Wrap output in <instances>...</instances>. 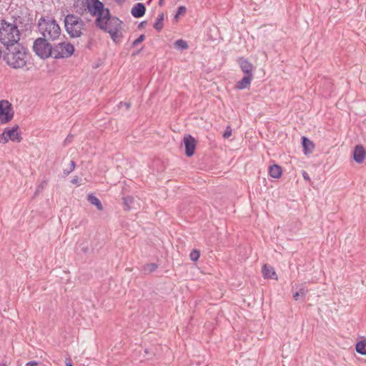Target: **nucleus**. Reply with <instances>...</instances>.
Returning <instances> with one entry per match:
<instances>
[{
  "label": "nucleus",
  "mask_w": 366,
  "mask_h": 366,
  "mask_svg": "<svg viewBox=\"0 0 366 366\" xmlns=\"http://www.w3.org/2000/svg\"><path fill=\"white\" fill-rule=\"evenodd\" d=\"M76 167V163L74 161H71L69 165V167L64 170V174L65 175H69L71 172L74 171Z\"/></svg>",
  "instance_id": "nucleus-25"
},
{
  "label": "nucleus",
  "mask_w": 366,
  "mask_h": 366,
  "mask_svg": "<svg viewBox=\"0 0 366 366\" xmlns=\"http://www.w3.org/2000/svg\"><path fill=\"white\" fill-rule=\"evenodd\" d=\"M183 143L185 147V153L187 157H192L194 153L196 140L191 135H186L183 138Z\"/></svg>",
  "instance_id": "nucleus-10"
},
{
  "label": "nucleus",
  "mask_w": 366,
  "mask_h": 366,
  "mask_svg": "<svg viewBox=\"0 0 366 366\" xmlns=\"http://www.w3.org/2000/svg\"><path fill=\"white\" fill-rule=\"evenodd\" d=\"M38 29L44 38L51 41L58 39L61 33L56 21L50 17H41L38 22Z\"/></svg>",
  "instance_id": "nucleus-4"
},
{
  "label": "nucleus",
  "mask_w": 366,
  "mask_h": 366,
  "mask_svg": "<svg viewBox=\"0 0 366 366\" xmlns=\"http://www.w3.org/2000/svg\"><path fill=\"white\" fill-rule=\"evenodd\" d=\"M44 188V185L43 183H41V184H39L38 187H37V189H36V191L35 192V195H37L39 192H41Z\"/></svg>",
  "instance_id": "nucleus-31"
},
{
  "label": "nucleus",
  "mask_w": 366,
  "mask_h": 366,
  "mask_svg": "<svg viewBox=\"0 0 366 366\" xmlns=\"http://www.w3.org/2000/svg\"><path fill=\"white\" fill-rule=\"evenodd\" d=\"M163 19H164V15L163 14L159 15L158 18L156 19V21L154 24V28L157 30L160 31L163 28Z\"/></svg>",
  "instance_id": "nucleus-23"
},
{
  "label": "nucleus",
  "mask_w": 366,
  "mask_h": 366,
  "mask_svg": "<svg viewBox=\"0 0 366 366\" xmlns=\"http://www.w3.org/2000/svg\"><path fill=\"white\" fill-rule=\"evenodd\" d=\"M64 24L67 33L72 38L81 36L86 30L85 22L74 14L66 15L64 19Z\"/></svg>",
  "instance_id": "nucleus-5"
},
{
  "label": "nucleus",
  "mask_w": 366,
  "mask_h": 366,
  "mask_svg": "<svg viewBox=\"0 0 366 366\" xmlns=\"http://www.w3.org/2000/svg\"><path fill=\"white\" fill-rule=\"evenodd\" d=\"M124 105H125V107H127V109H129V108H130V103H129V102H126V103L124 104Z\"/></svg>",
  "instance_id": "nucleus-36"
},
{
  "label": "nucleus",
  "mask_w": 366,
  "mask_h": 366,
  "mask_svg": "<svg viewBox=\"0 0 366 366\" xmlns=\"http://www.w3.org/2000/svg\"><path fill=\"white\" fill-rule=\"evenodd\" d=\"M366 155V152L362 145H357L353 152V159L358 163L361 164L363 162Z\"/></svg>",
  "instance_id": "nucleus-13"
},
{
  "label": "nucleus",
  "mask_w": 366,
  "mask_h": 366,
  "mask_svg": "<svg viewBox=\"0 0 366 366\" xmlns=\"http://www.w3.org/2000/svg\"><path fill=\"white\" fill-rule=\"evenodd\" d=\"M145 6L142 3L136 4L131 10V14L136 18H139L145 14Z\"/></svg>",
  "instance_id": "nucleus-15"
},
{
  "label": "nucleus",
  "mask_w": 366,
  "mask_h": 366,
  "mask_svg": "<svg viewBox=\"0 0 366 366\" xmlns=\"http://www.w3.org/2000/svg\"><path fill=\"white\" fill-rule=\"evenodd\" d=\"M87 199L92 204L95 205L99 211L103 210V206L100 200L94 195H93L92 194H89L87 197Z\"/></svg>",
  "instance_id": "nucleus-20"
},
{
  "label": "nucleus",
  "mask_w": 366,
  "mask_h": 366,
  "mask_svg": "<svg viewBox=\"0 0 366 366\" xmlns=\"http://www.w3.org/2000/svg\"><path fill=\"white\" fill-rule=\"evenodd\" d=\"M6 134H7L9 140L14 142H20L22 140L21 133L19 132V127L16 125L12 128H5Z\"/></svg>",
  "instance_id": "nucleus-11"
},
{
  "label": "nucleus",
  "mask_w": 366,
  "mask_h": 366,
  "mask_svg": "<svg viewBox=\"0 0 366 366\" xmlns=\"http://www.w3.org/2000/svg\"><path fill=\"white\" fill-rule=\"evenodd\" d=\"M74 51V46L69 42L64 41L52 46L51 57L64 59L71 56Z\"/></svg>",
  "instance_id": "nucleus-8"
},
{
  "label": "nucleus",
  "mask_w": 366,
  "mask_h": 366,
  "mask_svg": "<svg viewBox=\"0 0 366 366\" xmlns=\"http://www.w3.org/2000/svg\"><path fill=\"white\" fill-rule=\"evenodd\" d=\"M71 183L72 184H78L79 183V178L78 177H74L72 180H71Z\"/></svg>",
  "instance_id": "nucleus-35"
},
{
  "label": "nucleus",
  "mask_w": 366,
  "mask_h": 366,
  "mask_svg": "<svg viewBox=\"0 0 366 366\" xmlns=\"http://www.w3.org/2000/svg\"><path fill=\"white\" fill-rule=\"evenodd\" d=\"M20 31L17 25L6 20L0 21V42L9 47L17 44L20 40Z\"/></svg>",
  "instance_id": "nucleus-2"
},
{
  "label": "nucleus",
  "mask_w": 366,
  "mask_h": 366,
  "mask_svg": "<svg viewBox=\"0 0 366 366\" xmlns=\"http://www.w3.org/2000/svg\"><path fill=\"white\" fill-rule=\"evenodd\" d=\"M66 366H73V365L71 364H70V363H66Z\"/></svg>",
  "instance_id": "nucleus-38"
},
{
  "label": "nucleus",
  "mask_w": 366,
  "mask_h": 366,
  "mask_svg": "<svg viewBox=\"0 0 366 366\" xmlns=\"http://www.w3.org/2000/svg\"><path fill=\"white\" fill-rule=\"evenodd\" d=\"M9 141L7 134H6L5 129L3 133L0 134V143L5 144Z\"/></svg>",
  "instance_id": "nucleus-27"
},
{
  "label": "nucleus",
  "mask_w": 366,
  "mask_h": 366,
  "mask_svg": "<svg viewBox=\"0 0 366 366\" xmlns=\"http://www.w3.org/2000/svg\"><path fill=\"white\" fill-rule=\"evenodd\" d=\"M174 46L177 49H187L188 48V44L186 41L183 39H178L174 43Z\"/></svg>",
  "instance_id": "nucleus-22"
},
{
  "label": "nucleus",
  "mask_w": 366,
  "mask_h": 366,
  "mask_svg": "<svg viewBox=\"0 0 366 366\" xmlns=\"http://www.w3.org/2000/svg\"><path fill=\"white\" fill-rule=\"evenodd\" d=\"M269 174L273 178H280L282 175V169L279 165L273 164L269 167Z\"/></svg>",
  "instance_id": "nucleus-18"
},
{
  "label": "nucleus",
  "mask_w": 366,
  "mask_h": 366,
  "mask_svg": "<svg viewBox=\"0 0 366 366\" xmlns=\"http://www.w3.org/2000/svg\"><path fill=\"white\" fill-rule=\"evenodd\" d=\"M307 292H308V290L306 287V286H305L303 285H301L300 287L299 288L298 291H297L296 292H295L293 294L294 300L297 301L300 298L304 299Z\"/></svg>",
  "instance_id": "nucleus-19"
},
{
  "label": "nucleus",
  "mask_w": 366,
  "mask_h": 366,
  "mask_svg": "<svg viewBox=\"0 0 366 366\" xmlns=\"http://www.w3.org/2000/svg\"><path fill=\"white\" fill-rule=\"evenodd\" d=\"M157 267V266L154 263L148 264L144 267V272L146 273H151L155 271Z\"/></svg>",
  "instance_id": "nucleus-24"
},
{
  "label": "nucleus",
  "mask_w": 366,
  "mask_h": 366,
  "mask_svg": "<svg viewBox=\"0 0 366 366\" xmlns=\"http://www.w3.org/2000/svg\"><path fill=\"white\" fill-rule=\"evenodd\" d=\"M262 272L264 278L273 280L277 279V275L274 268L270 265L264 264L262 267Z\"/></svg>",
  "instance_id": "nucleus-14"
},
{
  "label": "nucleus",
  "mask_w": 366,
  "mask_h": 366,
  "mask_svg": "<svg viewBox=\"0 0 366 366\" xmlns=\"http://www.w3.org/2000/svg\"><path fill=\"white\" fill-rule=\"evenodd\" d=\"M95 23L100 29L108 32L114 41H119L122 37V21L112 16L109 10L104 16L96 18Z\"/></svg>",
  "instance_id": "nucleus-1"
},
{
  "label": "nucleus",
  "mask_w": 366,
  "mask_h": 366,
  "mask_svg": "<svg viewBox=\"0 0 366 366\" xmlns=\"http://www.w3.org/2000/svg\"><path fill=\"white\" fill-rule=\"evenodd\" d=\"M302 177H303V178H304V179H305V181H307V182H310V176H309L308 173H307V172H306L305 171H303V172H302Z\"/></svg>",
  "instance_id": "nucleus-32"
},
{
  "label": "nucleus",
  "mask_w": 366,
  "mask_h": 366,
  "mask_svg": "<svg viewBox=\"0 0 366 366\" xmlns=\"http://www.w3.org/2000/svg\"><path fill=\"white\" fill-rule=\"evenodd\" d=\"M199 256L200 252L197 249L192 250L189 254L191 260L194 262L197 261L199 258Z\"/></svg>",
  "instance_id": "nucleus-26"
},
{
  "label": "nucleus",
  "mask_w": 366,
  "mask_h": 366,
  "mask_svg": "<svg viewBox=\"0 0 366 366\" xmlns=\"http://www.w3.org/2000/svg\"><path fill=\"white\" fill-rule=\"evenodd\" d=\"M48 41L47 39L39 37L34 41L33 50L41 59H47L51 56L52 46Z\"/></svg>",
  "instance_id": "nucleus-7"
},
{
  "label": "nucleus",
  "mask_w": 366,
  "mask_h": 366,
  "mask_svg": "<svg viewBox=\"0 0 366 366\" xmlns=\"http://www.w3.org/2000/svg\"><path fill=\"white\" fill-rule=\"evenodd\" d=\"M145 39V36L144 34L140 35L137 39L133 41V46H136L141 42H142Z\"/></svg>",
  "instance_id": "nucleus-30"
},
{
  "label": "nucleus",
  "mask_w": 366,
  "mask_h": 366,
  "mask_svg": "<svg viewBox=\"0 0 366 366\" xmlns=\"http://www.w3.org/2000/svg\"><path fill=\"white\" fill-rule=\"evenodd\" d=\"M356 351L361 354L366 355V340H362L356 344Z\"/></svg>",
  "instance_id": "nucleus-21"
},
{
  "label": "nucleus",
  "mask_w": 366,
  "mask_h": 366,
  "mask_svg": "<svg viewBox=\"0 0 366 366\" xmlns=\"http://www.w3.org/2000/svg\"><path fill=\"white\" fill-rule=\"evenodd\" d=\"M302 144L304 149V153L305 154H310L312 152L315 145L312 141H310L306 137H302Z\"/></svg>",
  "instance_id": "nucleus-17"
},
{
  "label": "nucleus",
  "mask_w": 366,
  "mask_h": 366,
  "mask_svg": "<svg viewBox=\"0 0 366 366\" xmlns=\"http://www.w3.org/2000/svg\"><path fill=\"white\" fill-rule=\"evenodd\" d=\"M74 6L77 13L82 14L88 11L92 16L97 18L107 14L109 10L104 8L103 3L99 0H76Z\"/></svg>",
  "instance_id": "nucleus-3"
},
{
  "label": "nucleus",
  "mask_w": 366,
  "mask_h": 366,
  "mask_svg": "<svg viewBox=\"0 0 366 366\" xmlns=\"http://www.w3.org/2000/svg\"><path fill=\"white\" fill-rule=\"evenodd\" d=\"M253 79V74L244 75V77L237 83V88L238 89H244L249 87Z\"/></svg>",
  "instance_id": "nucleus-16"
},
{
  "label": "nucleus",
  "mask_w": 366,
  "mask_h": 366,
  "mask_svg": "<svg viewBox=\"0 0 366 366\" xmlns=\"http://www.w3.org/2000/svg\"><path fill=\"white\" fill-rule=\"evenodd\" d=\"M237 62L244 75L253 74L254 66L247 59L240 57Z\"/></svg>",
  "instance_id": "nucleus-12"
},
{
  "label": "nucleus",
  "mask_w": 366,
  "mask_h": 366,
  "mask_svg": "<svg viewBox=\"0 0 366 366\" xmlns=\"http://www.w3.org/2000/svg\"><path fill=\"white\" fill-rule=\"evenodd\" d=\"M14 117V110L11 104L7 100L0 101V124L9 122Z\"/></svg>",
  "instance_id": "nucleus-9"
},
{
  "label": "nucleus",
  "mask_w": 366,
  "mask_h": 366,
  "mask_svg": "<svg viewBox=\"0 0 366 366\" xmlns=\"http://www.w3.org/2000/svg\"><path fill=\"white\" fill-rule=\"evenodd\" d=\"M186 13V7L184 6H181L178 8L177 12L174 16L176 19H178V17L181 15H183Z\"/></svg>",
  "instance_id": "nucleus-28"
},
{
  "label": "nucleus",
  "mask_w": 366,
  "mask_h": 366,
  "mask_svg": "<svg viewBox=\"0 0 366 366\" xmlns=\"http://www.w3.org/2000/svg\"><path fill=\"white\" fill-rule=\"evenodd\" d=\"M232 128L229 126H227L222 134V137L224 139H227L232 135Z\"/></svg>",
  "instance_id": "nucleus-29"
},
{
  "label": "nucleus",
  "mask_w": 366,
  "mask_h": 366,
  "mask_svg": "<svg viewBox=\"0 0 366 366\" xmlns=\"http://www.w3.org/2000/svg\"><path fill=\"white\" fill-rule=\"evenodd\" d=\"M164 0H159V4L160 6H162V5H163V4H164Z\"/></svg>",
  "instance_id": "nucleus-37"
},
{
  "label": "nucleus",
  "mask_w": 366,
  "mask_h": 366,
  "mask_svg": "<svg viewBox=\"0 0 366 366\" xmlns=\"http://www.w3.org/2000/svg\"><path fill=\"white\" fill-rule=\"evenodd\" d=\"M7 64L14 69H21L26 66L28 61V54L26 49L18 45L13 51L6 56Z\"/></svg>",
  "instance_id": "nucleus-6"
},
{
  "label": "nucleus",
  "mask_w": 366,
  "mask_h": 366,
  "mask_svg": "<svg viewBox=\"0 0 366 366\" xmlns=\"http://www.w3.org/2000/svg\"><path fill=\"white\" fill-rule=\"evenodd\" d=\"M39 365V362H36V361H31V362H27L25 366H37Z\"/></svg>",
  "instance_id": "nucleus-33"
},
{
  "label": "nucleus",
  "mask_w": 366,
  "mask_h": 366,
  "mask_svg": "<svg viewBox=\"0 0 366 366\" xmlns=\"http://www.w3.org/2000/svg\"><path fill=\"white\" fill-rule=\"evenodd\" d=\"M124 200L125 204L128 205L129 203L132 202L133 199L132 197H127V198H124Z\"/></svg>",
  "instance_id": "nucleus-34"
}]
</instances>
